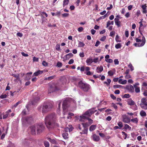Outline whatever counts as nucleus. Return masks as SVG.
Returning <instances> with one entry per match:
<instances>
[{
  "mask_svg": "<svg viewBox=\"0 0 147 147\" xmlns=\"http://www.w3.org/2000/svg\"><path fill=\"white\" fill-rule=\"evenodd\" d=\"M57 117L55 114L52 113L47 116L45 118V124L48 127H59V124L56 122Z\"/></svg>",
  "mask_w": 147,
  "mask_h": 147,
  "instance_id": "nucleus-1",
  "label": "nucleus"
},
{
  "mask_svg": "<svg viewBox=\"0 0 147 147\" xmlns=\"http://www.w3.org/2000/svg\"><path fill=\"white\" fill-rule=\"evenodd\" d=\"M62 106L63 112H64L66 109L69 106L75 107L76 106V102L72 98H66L63 101Z\"/></svg>",
  "mask_w": 147,
  "mask_h": 147,
  "instance_id": "nucleus-2",
  "label": "nucleus"
},
{
  "mask_svg": "<svg viewBox=\"0 0 147 147\" xmlns=\"http://www.w3.org/2000/svg\"><path fill=\"white\" fill-rule=\"evenodd\" d=\"M96 111V110H95L94 108H91L86 111L82 116H80L79 117L78 116H76L75 117L76 119H79L80 121H83L84 119L88 118V117H90L92 114L94 113Z\"/></svg>",
  "mask_w": 147,
  "mask_h": 147,
  "instance_id": "nucleus-3",
  "label": "nucleus"
},
{
  "mask_svg": "<svg viewBox=\"0 0 147 147\" xmlns=\"http://www.w3.org/2000/svg\"><path fill=\"white\" fill-rule=\"evenodd\" d=\"M52 103L49 102H45L44 103L42 107V113L45 114L50 111L53 107Z\"/></svg>",
  "mask_w": 147,
  "mask_h": 147,
  "instance_id": "nucleus-4",
  "label": "nucleus"
},
{
  "mask_svg": "<svg viewBox=\"0 0 147 147\" xmlns=\"http://www.w3.org/2000/svg\"><path fill=\"white\" fill-rule=\"evenodd\" d=\"M78 86L84 92L88 91L91 88V86L89 84L81 81L78 82Z\"/></svg>",
  "mask_w": 147,
  "mask_h": 147,
  "instance_id": "nucleus-5",
  "label": "nucleus"
},
{
  "mask_svg": "<svg viewBox=\"0 0 147 147\" xmlns=\"http://www.w3.org/2000/svg\"><path fill=\"white\" fill-rule=\"evenodd\" d=\"M136 40L137 43H135L134 45L136 47H141L143 46L145 44L146 42L145 38L143 36L142 40L136 38Z\"/></svg>",
  "mask_w": 147,
  "mask_h": 147,
  "instance_id": "nucleus-6",
  "label": "nucleus"
},
{
  "mask_svg": "<svg viewBox=\"0 0 147 147\" xmlns=\"http://www.w3.org/2000/svg\"><path fill=\"white\" fill-rule=\"evenodd\" d=\"M140 105L142 108L145 110L147 109V102L146 98H143L141 99Z\"/></svg>",
  "mask_w": 147,
  "mask_h": 147,
  "instance_id": "nucleus-7",
  "label": "nucleus"
},
{
  "mask_svg": "<svg viewBox=\"0 0 147 147\" xmlns=\"http://www.w3.org/2000/svg\"><path fill=\"white\" fill-rule=\"evenodd\" d=\"M36 128L38 133H40L43 131L45 129V127L42 124L40 123L36 125Z\"/></svg>",
  "mask_w": 147,
  "mask_h": 147,
  "instance_id": "nucleus-8",
  "label": "nucleus"
},
{
  "mask_svg": "<svg viewBox=\"0 0 147 147\" xmlns=\"http://www.w3.org/2000/svg\"><path fill=\"white\" fill-rule=\"evenodd\" d=\"M59 89L57 88V86L54 84H53L50 86L49 88V93H51Z\"/></svg>",
  "mask_w": 147,
  "mask_h": 147,
  "instance_id": "nucleus-9",
  "label": "nucleus"
},
{
  "mask_svg": "<svg viewBox=\"0 0 147 147\" xmlns=\"http://www.w3.org/2000/svg\"><path fill=\"white\" fill-rule=\"evenodd\" d=\"M122 17L120 16L119 15H117L114 19L116 25L119 27L121 26V22L119 21V20L121 19Z\"/></svg>",
  "mask_w": 147,
  "mask_h": 147,
  "instance_id": "nucleus-10",
  "label": "nucleus"
},
{
  "mask_svg": "<svg viewBox=\"0 0 147 147\" xmlns=\"http://www.w3.org/2000/svg\"><path fill=\"white\" fill-rule=\"evenodd\" d=\"M33 119L31 117H24L22 119V121L24 123L27 122L29 123L32 121Z\"/></svg>",
  "mask_w": 147,
  "mask_h": 147,
  "instance_id": "nucleus-11",
  "label": "nucleus"
},
{
  "mask_svg": "<svg viewBox=\"0 0 147 147\" xmlns=\"http://www.w3.org/2000/svg\"><path fill=\"white\" fill-rule=\"evenodd\" d=\"M123 121L125 123H128L130 121V120L126 115H124L122 116Z\"/></svg>",
  "mask_w": 147,
  "mask_h": 147,
  "instance_id": "nucleus-12",
  "label": "nucleus"
},
{
  "mask_svg": "<svg viewBox=\"0 0 147 147\" xmlns=\"http://www.w3.org/2000/svg\"><path fill=\"white\" fill-rule=\"evenodd\" d=\"M90 68L89 67L86 66L85 67V70L86 72H85V74L86 75L88 76H91L92 75V73H91L90 71H89Z\"/></svg>",
  "mask_w": 147,
  "mask_h": 147,
  "instance_id": "nucleus-13",
  "label": "nucleus"
},
{
  "mask_svg": "<svg viewBox=\"0 0 147 147\" xmlns=\"http://www.w3.org/2000/svg\"><path fill=\"white\" fill-rule=\"evenodd\" d=\"M127 104L131 106L134 105L135 104V102L131 98L127 99Z\"/></svg>",
  "mask_w": 147,
  "mask_h": 147,
  "instance_id": "nucleus-14",
  "label": "nucleus"
},
{
  "mask_svg": "<svg viewBox=\"0 0 147 147\" xmlns=\"http://www.w3.org/2000/svg\"><path fill=\"white\" fill-rule=\"evenodd\" d=\"M86 62L87 63V65H90L93 62V59L91 57H89L86 60Z\"/></svg>",
  "mask_w": 147,
  "mask_h": 147,
  "instance_id": "nucleus-15",
  "label": "nucleus"
},
{
  "mask_svg": "<svg viewBox=\"0 0 147 147\" xmlns=\"http://www.w3.org/2000/svg\"><path fill=\"white\" fill-rule=\"evenodd\" d=\"M126 88L130 92H132L134 91V87L131 85L127 86L126 87Z\"/></svg>",
  "mask_w": 147,
  "mask_h": 147,
  "instance_id": "nucleus-16",
  "label": "nucleus"
},
{
  "mask_svg": "<svg viewBox=\"0 0 147 147\" xmlns=\"http://www.w3.org/2000/svg\"><path fill=\"white\" fill-rule=\"evenodd\" d=\"M36 128L35 125L32 126L30 127L31 132L32 134L34 135L36 134Z\"/></svg>",
  "mask_w": 147,
  "mask_h": 147,
  "instance_id": "nucleus-17",
  "label": "nucleus"
},
{
  "mask_svg": "<svg viewBox=\"0 0 147 147\" xmlns=\"http://www.w3.org/2000/svg\"><path fill=\"white\" fill-rule=\"evenodd\" d=\"M39 99V98L37 97L34 98L31 102L32 105H35L38 102Z\"/></svg>",
  "mask_w": 147,
  "mask_h": 147,
  "instance_id": "nucleus-18",
  "label": "nucleus"
},
{
  "mask_svg": "<svg viewBox=\"0 0 147 147\" xmlns=\"http://www.w3.org/2000/svg\"><path fill=\"white\" fill-rule=\"evenodd\" d=\"M92 138L93 140L95 141H98L100 139L99 136H97L95 134L93 135Z\"/></svg>",
  "mask_w": 147,
  "mask_h": 147,
  "instance_id": "nucleus-19",
  "label": "nucleus"
},
{
  "mask_svg": "<svg viewBox=\"0 0 147 147\" xmlns=\"http://www.w3.org/2000/svg\"><path fill=\"white\" fill-rule=\"evenodd\" d=\"M43 72V71L38 70L35 72L33 74L34 76H37L40 74H42Z\"/></svg>",
  "mask_w": 147,
  "mask_h": 147,
  "instance_id": "nucleus-20",
  "label": "nucleus"
},
{
  "mask_svg": "<svg viewBox=\"0 0 147 147\" xmlns=\"http://www.w3.org/2000/svg\"><path fill=\"white\" fill-rule=\"evenodd\" d=\"M96 125H91L89 127V130L90 131L94 130L96 128Z\"/></svg>",
  "mask_w": 147,
  "mask_h": 147,
  "instance_id": "nucleus-21",
  "label": "nucleus"
},
{
  "mask_svg": "<svg viewBox=\"0 0 147 147\" xmlns=\"http://www.w3.org/2000/svg\"><path fill=\"white\" fill-rule=\"evenodd\" d=\"M118 82L119 84H125L127 83V81L126 80H122V79H119L118 80Z\"/></svg>",
  "mask_w": 147,
  "mask_h": 147,
  "instance_id": "nucleus-22",
  "label": "nucleus"
},
{
  "mask_svg": "<svg viewBox=\"0 0 147 147\" xmlns=\"http://www.w3.org/2000/svg\"><path fill=\"white\" fill-rule=\"evenodd\" d=\"M47 140L51 143L53 144H56L57 143V141L55 139H51L50 138H48Z\"/></svg>",
  "mask_w": 147,
  "mask_h": 147,
  "instance_id": "nucleus-23",
  "label": "nucleus"
},
{
  "mask_svg": "<svg viewBox=\"0 0 147 147\" xmlns=\"http://www.w3.org/2000/svg\"><path fill=\"white\" fill-rule=\"evenodd\" d=\"M123 129L125 130L128 129L129 130H131V127L127 124H125L123 127Z\"/></svg>",
  "mask_w": 147,
  "mask_h": 147,
  "instance_id": "nucleus-24",
  "label": "nucleus"
},
{
  "mask_svg": "<svg viewBox=\"0 0 147 147\" xmlns=\"http://www.w3.org/2000/svg\"><path fill=\"white\" fill-rule=\"evenodd\" d=\"M73 55L71 53H68L65 56L66 59H69L70 57H73Z\"/></svg>",
  "mask_w": 147,
  "mask_h": 147,
  "instance_id": "nucleus-25",
  "label": "nucleus"
},
{
  "mask_svg": "<svg viewBox=\"0 0 147 147\" xmlns=\"http://www.w3.org/2000/svg\"><path fill=\"white\" fill-rule=\"evenodd\" d=\"M97 72L98 73H100L103 70V67L102 66H100L99 67H98L96 69Z\"/></svg>",
  "mask_w": 147,
  "mask_h": 147,
  "instance_id": "nucleus-26",
  "label": "nucleus"
},
{
  "mask_svg": "<svg viewBox=\"0 0 147 147\" xmlns=\"http://www.w3.org/2000/svg\"><path fill=\"white\" fill-rule=\"evenodd\" d=\"M114 24V22L113 21H108L107 24L106 28H107L110 25H113Z\"/></svg>",
  "mask_w": 147,
  "mask_h": 147,
  "instance_id": "nucleus-27",
  "label": "nucleus"
},
{
  "mask_svg": "<svg viewBox=\"0 0 147 147\" xmlns=\"http://www.w3.org/2000/svg\"><path fill=\"white\" fill-rule=\"evenodd\" d=\"M62 136L63 138L65 139H67L68 138V135L67 133L64 132L62 134Z\"/></svg>",
  "mask_w": 147,
  "mask_h": 147,
  "instance_id": "nucleus-28",
  "label": "nucleus"
},
{
  "mask_svg": "<svg viewBox=\"0 0 147 147\" xmlns=\"http://www.w3.org/2000/svg\"><path fill=\"white\" fill-rule=\"evenodd\" d=\"M85 45V44L84 43L82 42H81V41H79V43H78V47H84Z\"/></svg>",
  "mask_w": 147,
  "mask_h": 147,
  "instance_id": "nucleus-29",
  "label": "nucleus"
},
{
  "mask_svg": "<svg viewBox=\"0 0 147 147\" xmlns=\"http://www.w3.org/2000/svg\"><path fill=\"white\" fill-rule=\"evenodd\" d=\"M140 114L142 117H144L146 115V113L143 110H142L140 112Z\"/></svg>",
  "mask_w": 147,
  "mask_h": 147,
  "instance_id": "nucleus-30",
  "label": "nucleus"
},
{
  "mask_svg": "<svg viewBox=\"0 0 147 147\" xmlns=\"http://www.w3.org/2000/svg\"><path fill=\"white\" fill-rule=\"evenodd\" d=\"M122 47L121 44L120 43H118L117 44H116L115 46V48L116 49H120Z\"/></svg>",
  "mask_w": 147,
  "mask_h": 147,
  "instance_id": "nucleus-31",
  "label": "nucleus"
},
{
  "mask_svg": "<svg viewBox=\"0 0 147 147\" xmlns=\"http://www.w3.org/2000/svg\"><path fill=\"white\" fill-rule=\"evenodd\" d=\"M88 129H85L82 131V132H80L81 134H87L88 133Z\"/></svg>",
  "mask_w": 147,
  "mask_h": 147,
  "instance_id": "nucleus-32",
  "label": "nucleus"
},
{
  "mask_svg": "<svg viewBox=\"0 0 147 147\" xmlns=\"http://www.w3.org/2000/svg\"><path fill=\"white\" fill-rule=\"evenodd\" d=\"M115 39L117 42H120L121 41V40L119 39V37L118 35L116 36Z\"/></svg>",
  "mask_w": 147,
  "mask_h": 147,
  "instance_id": "nucleus-33",
  "label": "nucleus"
},
{
  "mask_svg": "<svg viewBox=\"0 0 147 147\" xmlns=\"http://www.w3.org/2000/svg\"><path fill=\"white\" fill-rule=\"evenodd\" d=\"M131 121L134 123H137L138 122V120L137 118H135L131 119Z\"/></svg>",
  "mask_w": 147,
  "mask_h": 147,
  "instance_id": "nucleus-34",
  "label": "nucleus"
},
{
  "mask_svg": "<svg viewBox=\"0 0 147 147\" xmlns=\"http://www.w3.org/2000/svg\"><path fill=\"white\" fill-rule=\"evenodd\" d=\"M115 72V71L114 72L112 70H110L108 72V74L109 76H112L113 75Z\"/></svg>",
  "mask_w": 147,
  "mask_h": 147,
  "instance_id": "nucleus-35",
  "label": "nucleus"
},
{
  "mask_svg": "<svg viewBox=\"0 0 147 147\" xmlns=\"http://www.w3.org/2000/svg\"><path fill=\"white\" fill-rule=\"evenodd\" d=\"M82 124L84 127H86L90 125L88 122H86L84 123H82Z\"/></svg>",
  "mask_w": 147,
  "mask_h": 147,
  "instance_id": "nucleus-36",
  "label": "nucleus"
},
{
  "mask_svg": "<svg viewBox=\"0 0 147 147\" xmlns=\"http://www.w3.org/2000/svg\"><path fill=\"white\" fill-rule=\"evenodd\" d=\"M130 96H131L129 94H125L122 97V98H130Z\"/></svg>",
  "mask_w": 147,
  "mask_h": 147,
  "instance_id": "nucleus-37",
  "label": "nucleus"
},
{
  "mask_svg": "<svg viewBox=\"0 0 147 147\" xmlns=\"http://www.w3.org/2000/svg\"><path fill=\"white\" fill-rule=\"evenodd\" d=\"M86 119H87L88 120V123H89V124H90V125L91 124H92L93 123V120L92 119H91L90 118H89L88 117V118H86Z\"/></svg>",
  "mask_w": 147,
  "mask_h": 147,
  "instance_id": "nucleus-38",
  "label": "nucleus"
},
{
  "mask_svg": "<svg viewBox=\"0 0 147 147\" xmlns=\"http://www.w3.org/2000/svg\"><path fill=\"white\" fill-rule=\"evenodd\" d=\"M135 89V92L137 93H139L140 92V88L139 87H134Z\"/></svg>",
  "mask_w": 147,
  "mask_h": 147,
  "instance_id": "nucleus-39",
  "label": "nucleus"
},
{
  "mask_svg": "<svg viewBox=\"0 0 147 147\" xmlns=\"http://www.w3.org/2000/svg\"><path fill=\"white\" fill-rule=\"evenodd\" d=\"M69 2V0H64L63 1V6H64L65 5H68Z\"/></svg>",
  "mask_w": 147,
  "mask_h": 147,
  "instance_id": "nucleus-40",
  "label": "nucleus"
},
{
  "mask_svg": "<svg viewBox=\"0 0 147 147\" xmlns=\"http://www.w3.org/2000/svg\"><path fill=\"white\" fill-rule=\"evenodd\" d=\"M55 76H56L55 75H54V76H51L48 77V80H49V81L51 80L52 79H54L55 78Z\"/></svg>",
  "mask_w": 147,
  "mask_h": 147,
  "instance_id": "nucleus-41",
  "label": "nucleus"
},
{
  "mask_svg": "<svg viewBox=\"0 0 147 147\" xmlns=\"http://www.w3.org/2000/svg\"><path fill=\"white\" fill-rule=\"evenodd\" d=\"M44 144L45 147H49V144L48 142L47 141H45L44 142Z\"/></svg>",
  "mask_w": 147,
  "mask_h": 147,
  "instance_id": "nucleus-42",
  "label": "nucleus"
},
{
  "mask_svg": "<svg viewBox=\"0 0 147 147\" xmlns=\"http://www.w3.org/2000/svg\"><path fill=\"white\" fill-rule=\"evenodd\" d=\"M105 61L109 63H112L113 62V60L111 59H105Z\"/></svg>",
  "mask_w": 147,
  "mask_h": 147,
  "instance_id": "nucleus-43",
  "label": "nucleus"
},
{
  "mask_svg": "<svg viewBox=\"0 0 147 147\" xmlns=\"http://www.w3.org/2000/svg\"><path fill=\"white\" fill-rule=\"evenodd\" d=\"M128 67L132 71L134 70V68L132 66V64L130 63L128 65Z\"/></svg>",
  "mask_w": 147,
  "mask_h": 147,
  "instance_id": "nucleus-44",
  "label": "nucleus"
},
{
  "mask_svg": "<svg viewBox=\"0 0 147 147\" xmlns=\"http://www.w3.org/2000/svg\"><path fill=\"white\" fill-rule=\"evenodd\" d=\"M122 87V86L119 85H115L113 86V88L115 89L121 88Z\"/></svg>",
  "mask_w": 147,
  "mask_h": 147,
  "instance_id": "nucleus-45",
  "label": "nucleus"
},
{
  "mask_svg": "<svg viewBox=\"0 0 147 147\" xmlns=\"http://www.w3.org/2000/svg\"><path fill=\"white\" fill-rule=\"evenodd\" d=\"M98 58L97 57L96 58H94L93 60V62L96 63L98 62Z\"/></svg>",
  "mask_w": 147,
  "mask_h": 147,
  "instance_id": "nucleus-46",
  "label": "nucleus"
},
{
  "mask_svg": "<svg viewBox=\"0 0 147 147\" xmlns=\"http://www.w3.org/2000/svg\"><path fill=\"white\" fill-rule=\"evenodd\" d=\"M12 75L14 77L16 78L17 79H19V75L18 74H12Z\"/></svg>",
  "mask_w": 147,
  "mask_h": 147,
  "instance_id": "nucleus-47",
  "label": "nucleus"
},
{
  "mask_svg": "<svg viewBox=\"0 0 147 147\" xmlns=\"http://www.w3.org/2000/svg\"><path fill=\"white\" fill-rule=\"evenodd\" d=\"M118 125L119 126V129H121L123 126V124L121 122H119L118 123Z\"/></svg>",
  "mask_w": 147,
  "mask_h": 147,
  "instance_id": "nucleus-48",
  "label": "nucleus"
},
{
  "mask_svg": "<svg viewBox=\"0 0 147 147\" xmlns=\"http://www.w3.org/2000/svg\"><path fill=\"white\" fill-rule=\"evenodd\" d=\"M107 17V15L106 14H105L104 16H102L98 18V20L101 19H103Z\"/></svg>",
  "mask_w": 147,
  "mask_h": 147,
  "instance_id": "nucleus-49",
  "label": "nucleus"
},
{
  "mask_svg": "<svg viewBox=\"0 0 147 147\" xmlns=\"http://www.w3.org/2000/svg\"><path fill=\"white\" fill-rule=\"evenodd\" d=\"M69 15L68 13H65L62 14V16L63 17H67Z\"/></svg>",
  "mask_w": 147,
  "mask_h": 147,
  "instance_id": "nucleus-50",
  "label": "nucleus"
},
{
  "mask_svg": "<svg viewBox=\"0 0 147 147\" xmlns=\"http://www.w3.org/2000/svg\"><path fill=\"white\" fill-rule=\"evenodd\" d=\"M133 106L132 108V109L134 110H136L137 109H138V107L136 105V103L135 104V105H133Z\"/></svg>",
  "mask_w": 147,
  "mask_h": 147,
  "instance_id": "nucleus-51",
  "label": "nucleus"
},
{
  "mask_svg": "<svg viewBox=\"0 0 147 147\" xmlns=\"http://www.w3.org/2000/svg\"><path fill=\"white\" fill-rule=\"evenodd\" d=\"M62 64L61 62H58L57 63V66L59 67H61L62 66Z\"/></svg>",
  "mask_w": 147,
  "mask_h": 147,
  "instance_id": "nucleus-52",
  "label": "nucleus"
},
{
  "mask_svg": "<svg viewBox=\"0 0 147 147\" xmlns=\"http://www.w3.org/2000/svg\"><path fill=\"white\" fill-rule=\"evenodd\" d=\"M69 132L71 131L73 129V128L71 125H69Z\"/></svg>",
  "mask_w": 147,
  "mask_h": 147,
  "instance_id": "nucleus-53",
  "label": "nucleus"
},
{
  "mask_svg": "<svg viewBox=\"0 0 147 147\" xmlns=\"http://www.w3.org/2000/svg\"><path fill=\"white\" fill-rule=\"evenodd\" d=\"M7 97V96L6 94H2L0 96V98H1V99L4 98H6Z\"/></svg>",
  "mask_w": 147,
  "mask_h": 147,
  "instance_id": "nucleus-54",
  "label": "nucleus"
},
{
  "mask_svg": "<svg viewBox=\"0 0 147 147\" xmlns=\"http://www.w3.org/2000/svg\"><path fill=\"white\" fill-rule=\"evenodd\" d=\"M106 38V37L105 36H103L100 39V40L101 41H104L105 40Z\"/></svg>",
  "mask_w": 147,
  "mask_h": 147,
  "instance_id": "nucleus-55",
  "label": "nucleus"
},
{
  "mask_svg": "<svg viewBox=\"0 0 147 147\" xmlns=\"http://www.w3.org/2000/svg\"><path fill=\"white\" fill-rule=\"evenodd\" d=\"M17 36L21 37L23 35V34L21 32H18L17 34Z\"/></svg>",
  "mask_w": 147,
  "mask_h": 147,
  "instance_id": "nucleus-56",
  "label": "nucleus"
},
{
  "mask_svg": "<svg viewBox=\"0 0 147 147\" xmlns=\"http://www.w3.org/2000/svg\"><path fill=\"white\" fill-rule=\"evenodd\" d=\"M60 105H61V102H60L58 105V107L57 110V112L58 113L60 112Z\"/></svg>",
  "mask_w": 147,
  "mask_h": 147,
  "instance_id": "nucleus-57",
  "label": "nucleus"
},
{
  "mask_svg": "<svg viewBox=\"0 0 147 147\" xmlns=\"http://www.w3.org/2000/svg\"><path fill=\"white\" fill-rule=\"evenodd\" d=\"M38 58L35 57H34L33 58V61L38 62Z\"/></svg>",
  "mask_w": 147,
  "mask_h": 147,
  "instance_id": "nucleus-58",
  "label": "nucleus"
},
{
  "mask_svg": "<svg viewBox=\"0 0 147 147\" xmlns=\"http://www.w3.org/2000/svg\"><path fill=\"white\" fill-rule=\"evenodd\" d=\"M42 65L44 66H46L48 65V63L45 61H43L42 62Z\"/></svg>",
  "mask_w": 147,
  "mask_h": 147,
  "instance_id": "nucleus-59",
  "label": "nucleus"
},
{
  "mask_svg": "<svg viewBox=\"0 0 147 147\" xmlns=\"http://www.w3.org/2000/svg\"><path fill=\"white\" fill-rule=\"evenodd\" d=\"M20 102H17L15 104L12 106V108H14V107H16L18 104H19Z\"/></svg>",
  "mask_w": 147,
  "mask_h": 147,
  "instance_id": "nucleus-60",
  "label": "nucleus"
},
{
  "mask_svg": "<svg viewBox=\"0 0 147 147\" xmlns=\"http://www.w3.org/2000/svg\"><path fill=\"white\" fill-rule=\"evenodd\" d=\"M114 61L115 65H118L119 64V61L117 59H115Z\"/></svg>",
  "mask_w": 147,
  "mask_h": 147,
  "instance_id": "nucleus-61",
  "label": "nucleus"
},
{
  "mask_svg": "<svg viewBox=\"0 0 147 147\" xmlns=\"http://www.w3.org/2000/svg\"><path fill=\"white\" fill-rule=\"evenodd\" d=\"M79 56L81 57H84V55L83 52L80 53Z\"/></svg>",
  "mask_w": 147,
  "mask_h": 147,
  "instance_id": "nucleus-62",
  "label": "nucleus"
},
{
  "mask_svg": "<svg viewBox=\"0 0 147 147\" xmlns=\"http://www.w3.org/2000/svg\"><path fill=\"white\" fill-rule=\"evenodd\" d=\"M83 30V28L82 27H80L78 28V31L80 32H82Z\"/></svg>",
  "mask_w": 147,
  "mask_h": 147,
  "instance_id": "nucleus-63",
  "label": "nucleus"
},
{
  "mask_svg": "<svg viewBox=\"0 0 147 147\" xmlns=\"http://www.w3.org/2000/svg\"><path fill=\"white\" fill-rule=\"evenodd\" d=\"M130 15V13L129 12H127L125 14V16L126 18H128L129 17Z\"/></svg>",
  "mask_w": 147,
  "mask_h": 147,
  "instance_id": "nucleus-64",
  "label": "nucleus"
}]
</instances>
